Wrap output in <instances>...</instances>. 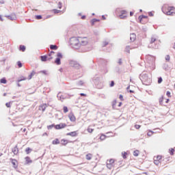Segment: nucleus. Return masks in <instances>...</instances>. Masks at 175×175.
<instances>
[{
    "instance_id": "obj_1",
    "label": "nucleus",
    "mask_w": 175,
    "mask_h": 175,
    "mask_svg": "<svg viewBox=\"0 0 175 175\" xmlns=\"http://www.w3.org/2000/svg\"><path fill=\"white\" fill-rule=\"evenodd\" d=\"M162 12L167 16H174L175 8L173 6H170L167 4H165L162 7Z\"/></svg>"
},
{
    "instance_id": "obj_2",
    "label": "nucleus",
    "mask_w": 175,
    "mask_h": 175,
    "mask_svg": "<svg viewBox=\"0 0 175 175\" xmlns=\"http://www.w3.org/2000/svg\"><path fill=\"white\" fill-rule=\"evenodd\" d=\"M157 43H161V40L158 39V36H153L150 38L149 40L148 47L150 49H152L155 47V45L157 44Z\"/></svg>"
},
{
    "instance_id": "obj_3",
    "label": "nucleus",
    "mask_w": 175,
    "mask_h": 175,
    "mask_svg": "<svg viewBox=\"0 0 175 175\" xmlns=\"http://www.w3.org/2000/svg\"><path fill=\"white\" fill-rule=\"evenodd\" d=\"M70 44L74 49H79L80 47L79 37L77 38L76 37H72L70 39Z\"/></svg>"
},
{
    "instance_id": "obj_4",
    "label": "nucleus",
    "mask_w": 175,
    "mask_h": 175,
    "mask_svg": "<svg viewBox=\"0 0 175 175\" xmlns=\"http://www.w3.org/2000/svg\"><path fill=\"white\" fill-rule=\"evenodd\" d=\"M80 46H87L88 44V38L87 37H79Z\"/></svg>"
},
{
    "instance_id": "obj_5",
    "label": "nucleus",
    "mask_w": 175,
    "mask_h": 175,
    "mask_svg": "<svg viewBox=\"0 0 175 175\" xmlns=\"http://www.w3.org/2000/svg\"><path fill=\"white\" fill-rule=\"evenodd\" d=\"M116 162V160L114 159H111L107 161V167L108 169H113L114 167V163Z\"/></svg>"
},
{
    "instance_id": "obj_6",
    "label": "nucleus",
    "mask_w": 175,
    "mask_h": 175,
    "mask_svg": "<svg viewBox=\"0 0 175 175\" xmlns=\"http://www.w3.org/2000/svg\"><path fill=\"white\" fill-rule=\"evenodd\" d=\"M138 18H139V23H141V24H146V23H147V21H148V16H147L141 15L139 16Z\"/></svg>"
},
{
    "instance_id": "obj_7",
    "label": "nucleus",
    "mask_w": 175,
    "mask_h": 175,
    "mask_svg": "<svg viewBox=\"0 0 175 175\" xmlns=\"http://www.w3.org/2000/svg\"><path fill=\"white\" fill-rule=\"evenodd\" d=\"M119 17L122 20L126 18V17H128V12L126 10H121Z\"/></svg>"
},
{
    "instance_id": "obj_8",
    "label": "nucleus",
    "mask_w": 175,
    "mask_h": 175,
    "mask_svg": "<svg viewBox=\"0 0 175 175\" xmlns=\"http://www.w3.org/2000/svg\"><path fill=\"white\" fill-rule=\"evenodd\" d=\"M67 125L65 123H60L59 124L55 125V129L59 130V129H64V128H66Z\"/></svg>"
},
{
    "instance_id": "obj_9",
    "label": "nucleus",
    "mask_w": 175,
    "mask_h": 175,
    "mask_svg": "<svg viewBox=\"0 0 175 175\" xmlns=\"http://www.w3.org/2000/svg\"><path fill=\"white\" fill-rule=\"evenodd\" d=\"M47 107H49V105H47L46 103H43L41 104L39 107H38V110L41 111H45L46 109H47Z\"/></svg>"
},
{
    "instance_id": "obj_10",
    "label": "nucleus",
    "mask_w": 175,
    "mask_h": 175,
    "mask_svg": "<svg viewBox=\"0 0 175 175\" xmlns=\"http://www.w3.org/2000/svg\"><path fill=\"white\" fill-rule=\"evenodd\" d=\"M10 161H11L13 167H14V169H17V167H18V162L17 161L16 159H10Z\"/></svg>"
},
{
    "instance_id": "obj_11",
    "label": "nucleus",
    "mask_w": 175,
    "mask_h": 175,
    "mask_svg": "<svg viewBox=\"0 0 175 175\" xmlns=\"http://www.w3.org/2000/svg\"><path fill=\"white\" fill-rule=\"evenodd\" d=\"M40 58L42 62H46V61H51V59H53V57H49L47 55L41 56Z\"/></svg>"
},
{
    "instance_id": "obj_12",
    "label": "nucleus",
    "mask_w": 175,
    "mask_h": 175,
    "mask_svg": "<svg viewBox=\"0 0 175 175\" xmlns=\"http://www.w3.org/2000/svg\"><path fill=\"white\" fill-rule=\"evenodd\" d=\"M14 155H18L19 152L18 146L17 145L12 149Z\"/></svg>"
},
{
    "instance_id": "obj_13",
    "label": "nucleus",
    "mask_w": 175,
    "mask_h": 175,
    "mask_svg": "<svg viewBox=\"0 0 175 175\" xmlns=\"http://www.w3.org/2000/svg\"><path fill=\"white\" fill-rule=\"evenodd\" d=\"M70 64L74 67V68H80L81 66L80 64H79L77 62L75 61H71Z\"/></svg>"
},
{
    "instance_id": "obj_14",
    "label": "nucleus",
    "mask_w": 175,
    "mask_h": 175,
    "mask_svg": "<svg viewBox=\"0 0 175 175\" xmlns=\"http://www.w3.org/2000/svg\"><path fill=\"white\" fill-rule=\"evenodd\" d=\"M66 136H71V137H76V136H77V131H72V132L68 133L66 134Z\"/></svg>"
},
{
    "instance_id": "obj_15",
    "label": "nucleus",
    "mask_w": 175,
    "mask_h": 175,
    "mask_svg": "<svg viewBox=\"0 0 175 175\" xmlns=\"http://www.w3.org/2000/svg\"><path fill=\"white\" fill-rule=\"evenodd\" d=\"M25 161L26 165H29V163H32V159H31V157L28 156L25 157Z\"/></svg>"
},
{
    "instance_id": "obj_16",
    "label": "nucleus",
    "mask_w": 175,
    "mask_h": 175,
    "mask_svg": "<svg viewBox=\"0 0 175 175\" xmlns=\"http://www.w3.org/2000/svg\"><path fill=\"white\" fill-rule=\"evenodd\" d=\"M68 117L70 120L72 121V122H75V121H76V116H75L73 113H70Z\"/></svg>"
},
{
    "instance_id": "obj_17",
    "label": "nucleus",
    "mask_w": 175,
    "mask_h": 175,
    "mask_svg": "<svg viewBox=\"0 0 175 175\" xmlns=\"http://www.w3.org/2000/svg\"><path fill=\"white\" fill-rule=\"evenodd\" d=\"M130 40L131 42H135V40H136V34L135 33H131L130 35Z\"/></svg>"
},
{
    "instance_id": "obj_18",
    "label": "nucleus",
    "mask_w": 175,
    "mask_h": 175,
    "mask_svg": "<svg viewBox=\"0 0 175 175\" xmlns=\"http://www.w3.org/2000/svg\"><path fill=\"white\" fill-rule=\"evenodd\" d=\"M69 143V141L68 139H63L61 140V144L62 146H66Z\"/></svg>"
},
{
    "instance_id": "obj_19",
    "label": "nucleus",
    "mask_w": 175,
    "mask_h": 175,
    "mask_svg": "<svg viewBox=\"0 0 175 175\" xmlns=\"http://www.w3.org/2000/svg\"><path fill=\"white\" fill-rule=\"evenodd\" d=\"M92 157H93L92 154L88 153L86 154L85 158L87 161H91V159H92Z\"/></svg>"
},
{
    "instance_id": "obj_20",
    "label": "nucleus",
    "mask_w": 175,
    "mask_h": 175,
    "mask_svg": "<svg viewBox=\"0 0 175 175\" xmlns=\"http://www.w3.org/2000/svg\"><path fill=\"white\" fill-rule=\"evenodd\" d=\"M87 131H88V132L89 133H92V132H94V128H92V126H89L88 127Z\"/></svg>"
},
{
    "instance_id": "obj_21",
    "label": "nucleus",
    "mask_w": 175,
    "mask_h": 175,
    "mask_svg": "<svg viewBox=\"0 0 175 175\" xmlns=\"http://www.w3.org/2000/svg\"><path fill=\"white\" fill-rule=\"evenodd\" d=\"M25 151L26 154L28 155V154H31V152H32V148H26Z\"/></svg>"
},
{
    "instance_id": "obj_22",
    "label": "nucleus",
    "mask_w": 175,
    "mask_h": 175,
    "mask_svg": "<svg viewBox=\"0 0 175 175\" xmlns=\"http://www.w3.org/2000/svg\"><path fill=\"white\" fill-rule=\"evenodd\" d=\"M54 54H55V53L52 51L48 55H46V57H48L49 58H51L52 57V59H53L54 58Z\"/></svg>"
},
{
    "instance_id": "obj_23",
    "label": "nucleus",
    "mask_w": 175,
    "mask_h": 175,
    "mask_svg": "<svg viewBox=\"0 0 175 175\" xmlns=\"http://www.w3.org/2000/svg\"><path fill=\"white\" fill-rule=\"evenodd\" d=\"M140 154V151L139 150H136L133 152V154L134 157H139V154Z\"/></svg>"
},
{
    "instance_id": "obj_24",
    "label": "nucleus",
    "mask_w": 175,
    "mask_h": 175,
    "mask_svg": "<svg viewBox=\"0 0 175 175\" xmlns=\"http://www.w3.org/2000/svg\"><path fill=\"white\" fill-rule=\"evenodd\" d=\"M52 144L53 145H57V144H59V139H58L57 138L54 139L53 142H52Z\"/></svg>"
},
{
    "instance_id": "obj_25",
    "label": "nucleus",
    "mask_w": 175,
    "mask_h": 175,
    "mask_svg": "<svg viewBox=\"0 0 175 175\" xmlns=\"http://www.w3.org/2000/svg\"><path fill=\"white\" fill-rule=\"evenodd\" d=\"M55 64H56V65H61V59H59V57L56 58Z\"/></svg>"
},
{
    "instance_id": "obj_26",
    "label": "nucleus",
    "mask_w": 175,
    "mask_h": 175,
    "mask_svg": "<svg viewBox=\"0 0 175 175\" xmlns=\"http://www.w3.org/2000/svg\"><path fill=\"white\" fill-rule=\"evenodd\" d=\"M106 135H103L102 134L100 136V140H101V142H103V140H106Z\"/></svg>"
},
{
    "instance_id": "obj_27",
    "label": "nucleus",
    "mask_w": 175,
    "mask_h": 175,
    "mask_svg": "<svg viewBox=\"0 0 175 175\" xmlns=\"http://www.w3.org/2000/svg\"><path fill=\"white\" fill-rule=\"evenodd\" d=\"M99 21L98 19H96V18H94L91 21V24L92 25H94L95 24V23H98Z\"/></svg>"
},
{
    "instance_id": "obj_28",
    "label": "nucleus",
    "mask_w": 175,
    "mask_h": 175,
    "mask_svg": "<svg viewBox=\"0 0 175 175\" xmlns=\"http://www.w3.org/2000/svg\"><path fill=\"white\" fill-rule=\"evenodd\" d=\"M50 49L51 50H57L58 46H57V45H51Z\"/></svg>"
},
{
    "instance_id": "obj_29",
    "label": "nucleus",
    "mask_w": 175,
    "mask_h": 175,
    "mask_svg": "<svg viewBox=\"0 0 175 175\" xmlns=\"http://www.w3.org/2000/svg\"><path fill=\"white\" fill-rule=\"evenodd\" d=\"M19 50H20L21 51H25V46H24V45H20V46H19Z\"/></svg>"
},
{
    "instance_id": "obj_30",
    "label": "nucleus",
    "mask_w": 175,
    "mask_h": 175,
    "mask_svg": "<svg viewBox=\"0 0 175 175\" xmlns=\"http://www.w3.org/2000/svg\"><path fill=\"white\" fill-rule=\"evenodd\" d=\"M0 82L1 83V84H6V83H8V81H6L5 78H3L0 80Z\"/></svg>"
},
{
    "instance_id": "obj_31",
    "label": "nucleus",
    "mask_w": 175,
    "mask_h": 175,
    "mask_svg": "<svg viewBox=\"0 0 175 175\" xmlns=\"http://www.w3.org/2000/svg\"><path fill=\"white\" fill-rule=\"evenodd\" d=\"M25 80H27V78L26 77H21V79H18V83H20V81H25Z\"/></svg>"
},
{
    "instance_id": "obj_32",
    "label": "nucleus",
    "mask_w": 175,
    "mask_h": 175,
    "mask_svg": "<svg viewBox=\"0 0 175 175\" xmlns=\"http://www.w3.org/2000/svg\"><path fill=\"white\" fill-rule=\"evenodd\" d=\"M33 75H35V72L33 71V72L31 73V75H29L28 80H31V79H32Z\"/></svg>"
},
{
    "instance_id": "obj_33",
    "label": "nucleus",
    "mask_w": 175,
    "mask_h": 175,
    "mask_svg": "<svg viewBox=\"0 0 175 175\" xmlns=\"http://www.w3.org/2000/svg\"><path fill=\"white\" fill-rule=\"evenodd\" d=\"M163 96H161L160 98H159V103L160 105H163Z\"/></svg>"
},
{
    "instance_id": "obj_34",
    "label": "nucleus",
    "mask_w": 175,
    "mask_h": 175,
    "mask_svg": "<svg viewBox=\"0 0 175 175\" xmlns=\"http://www.w3.org/2000/svg\"><path fill=\"white\" fill-rule=\"evenodd\" d=\"M63 110L64 113H68V111H69V109H68V107H64Z\"/></svg>"
},
{
    "instance_id": "obj_35",
    "label": "nucleus",
    "mask_w": 175,
    "mask_h": 175,
    "mask_svg": "<svg viewBox=\"0 0 175 175\" xmlns=\"http://www.w3.org/2000/svg\"><path fill=\"white\" fill-rule=\"evenodd\" d=\"M170 155H174V150L173 148L170 149Z\"/></svg>"
},
{
    "instance_id": "obj_36",
    "label": "nucleus",
    "mask_w": 175,
    "mask_h": 175,
    "mask_svg": "<svg viewBox=\"0 0 175 175\" xmlns=\"http://www.w3.org/2000/svg\"><path fill=\"white\" fill-rule=\"evenodd\" d=\"M17 65H18V68H23V64L21 63V62L18 61L17 62Z\"/></svg>"
},
{
    "instance_id": "obj_37",
    "label": "nucleus",
    "mask_w": 175,
    "mask_h": 175,
    "mask_svg": "<svg viewBox=\"0 0 175 175\" xmlns=\"http://www.w3.org/2000/svg\"><path fill=\"white\" fill-rule=\"evenodd\" d=\"M161 159H162V156H161V155H157V157H156V161H161Z\"/></svg>"
},
{
    "instance_id": "obj_38",
    "label": "nucleus",
    "mask_w": 175,
    "mask_h": 175,
    "mask_svg": "<svg viewBox=\"0 0 175 175\" xmlns=\"http://www.w3.org/2000/svg\"><path fill=\"white\" fill-rule=\"evenodd\" d=\"M126 155H128V153H126V152L122 153V157L124 158V159H126Z\"/></svg>"
},
{
    "instance_id": "obj_39",
    "label": "nucleus",
    "mask_w": 175,
    "mask_h": 175,
    "mask_svg": "<svg viewBox=\"0 0 175 175\" xmlns=\"http://www.w3.org/2000/svg\"><path fill=\"white\" fill-rule=\"evenodd\" d=\"M55 128V124H51L49 126H47V129H52V128Z\"/></svg>"
},
{
    "instance_id": "obj_40",
    "label": "nucleus",
    "mask_w": 175,
    "mask_h": 175,
    "mask_svg": "<svg viewBox=\"0 0 175 175\" xmlns=\"http://www.w3.org/2000/svg\"><path fill=\"white\" fill-rule=\"evenodd\" d=\"M116 105H117V100H115L112 102V107H116Z\"/></svg>"
},
{
    "instance_id": "obj_41",
    "label": "nucleus",
    "mask_w": 175,
    "mask_h": 175,
    "mask_svg": "<svg viewBox=\"0 0 175 175\" xmlns=\"http://www.w3.org/2000/svg\"><path fill=\"white\" fill-rule=\"evenodd\" d=\"M154 163L155 165H159V163H161V162H160L159 160H156V159H154Z\"/></svg>"
},
{
    "instance_id": "obj_42",
    "label": "nucleus",
    "mask_w": 175,
    "mask_h": 175,
    "mask_svg": "<svg viewBox=\"0 0 175 175\" xmlns=\"http://www.w3.org/2000/svg\"><path fill=\"white\" fill-rule=\"evenodd\" d=\"M135 129H140V128H142V126L139 124H135Z\"/></svg>"
},
{
    "instance_id": "obj_43",
    "label": "nucleus",
    "mask_w": 175,
    "mask_h": 175,
    "mask_svg": "<svg viewBox=\"0 0 175 175\" xmlns=\"http://www.w3.org/2000/svg\"><path fill=\"white\" fill-rule=\"evenodd\" d=\"M153 134H154V132L152 131H148L147 133L148 136H152Z\"/></svg>"
},
{
    "instance_id": "obj_44",
    "label": "nucleus",
    "mask_w": 175,
    "mask_h": 175,
    "mask_svg": "<svg viewBox=\"0 0 175 175\" xmlns=\"http://www.w3.org/2000/svg\"><path fill=\"white\" fill-rule=\"evenodd\" d=\"M162 81H163L162 77H159V78L158 79V83H159V84H161V83H162Z\"/></svg>"
},
{
    "instance_id": "obj_45",
    "label": "nucleus",
    "mask_w": 175,
    "mask_h": 175,
    "mask_svg": "<svg viewBox=\"0 0 175 175\" xmlns=\"http://www.w3.org/2000/svg\"><path fill=\"white\" fill-rule=\"evenodd\" d=\"M129 50H131V47L126 46V49H125V51H126V53H129Z\"/></svg>"
},
{
    "instance_id": "obj_46",
    "label": "nucleus",
    "mask_w": 175,
    "mask_h": 175,
    "mask_svg": "<svg viewBox=\"0 0 175 175\" xmlns=\"http://www.w3.org/2000/svg\"><path fill=\"white\" fill-rule=\"evenodd\" d=\"M57 58H59V59H61V58H62V53H57Z\"/></svg>"
},
{
    "instance_id": "obj_47",
    "label": "nucleus",
    "mask_w": 175,
    "mask_h": 175,
    "mask_svg": "<svg viewBox=\"0 0 175 175\" xmlns=\"http://www.w3.org/2000/svg\"><path fill=\"white\" fill-rule=\"evenodd\" d=\"M166 95H167L169 98H172V94H171L170 92H169V91L167 92Z\"/></svg>"
},
{
    "instance_id": "obj_48",
    "label": "nucleus",
    "mask_w": 175,
    "mask_h": 175,
    "mask_svg": "<svg viewBox=\"0 0 175 175\" xmlns=\"http://www.w3.org/2000/svg\"><path fill=\"white\" fill-rule=\"evenodd\" d=\"M58 8L62 9V3L61 2L58 3Z\"/></svg>"
},
{
    "instance_id": "obj_49",
    "label": "nucleus",
    "mask_w": 175,
    "mask_h": 175,
    "mask_svg": "<svg viewBox=\"0 0 175 175\" xmlns=\"http://www.w3.org/2000/svg\"><path fill=\"white\" fill-rule=\"evenodd\" d=\"M119 99H120V100H124V96H122V94H120L119 96Z\"/></svg>"
},
{
    "instance_id": "obj_50",
    "label": "nucleus",
    "mask_w": 175,
    "mask_h": 175,
    "mask_svg": "<svg viewBox=\"0 0 175 175\" xmlns=\"http://www.w3.org/2000/svg\"><path fill=\"white\" fill-rule=\"evenodd\" d=\"M165 59L166 61H170V56L169 55H167L166 57H165Z\"/></svg>"
},
{
    "instance_id": "obj_51",
    "label": "nucleus",
    "mask_w": 175,
    "mask_h": 175,
    "mask_svg": "<svg viewBox=\"0 0 175 175\" xmlns=\"http://www.w3.org/2000/svg\"><path fill=\"white\" fill-rule=\"evenodd\" d=\"M107 44H109V42H105L103 43V46L105 47V46H107Z\"/></svg>"
},
{
    "instance_id": "obj_52",
    "label": "nucleus",
    "mask_w": 175,
    "mask_h": 175,
    "mask_svg": "<svg viewBox=\"0 0 175 175\" xmlns=\"http://www.w3.org/2000/svg\"><path fill=\"white\" fill-rule=\"evenodd\" d=\"M40 73H43L44 75H47V71L42 70V71H40Z\"/></svg>"
},
{
    "instance_id": "obj_53",
    "label": "nucleus",
    "mask_w": 175,
    "mask_h": 175,
    "mask_svg": "<svg viewBox=\"0 0 175 175\" xmlns=\"http://www.w3.org/2000/svg\"><path fill=\"white\" fill-rule=\"evenodd\" d=\"M36 18H37V20H42V16L38 15V16H36Z\"/></svg>"
},
{
    "instance_id": "obj_54",
    "label": "nucleus",
    "mask_w": 175,
    "mask_h": 175,
    "mask_svg": "<svg viewBox=\"0 0 175 175\" xmlns=\"http://www.w3.org/2000/svg\"><path fill=\"white\" fill-rule=\"evenodd\" d=\"M148 16H150V17H152V16H154V14L152 13V12H150L148 13Z\"/></svg>"
},
{
    "instance_id": "obj_55",
    "label": "nucleus",
    "mask_w": 175,
    "mask_h": 175,
    "mask_svg": "<svg viewBox=\"0 0 175 175\" xmlns=\"http://www.w3.org/2000/svg\"><path fill=\"white\" fill-rule=\"evenodd\" d=\"M53 12H54V13L58 14V13H59V12H61V11H59V10H53Z\"/></svg>"
},
{
    "instance_id": "obj_56",
    "label": "nucleus",
    "mask_w": 175,
    "mask_h": 175,
    "mask_svg": "<svg viewBox=\"0 0 175 175\" xmlns=\"http://www.w3.org/2000/svg\"><path fill=\"white\" fill-rule=\"evenodd\" d=\"M110 87H114V81H112L110 84Z\"/></svg>"
},
{
    "instance_id": "obj_57",
    "label": "nucleus",
    "mask_w": 175,
    "mask_h": 175,
    "mask_svg": "<svg viewBox=\"0 0 175 175\" xmlns=\"http://www.w3.org/2000/svg\"><path fill=\"white\" fill-rule=\"evenodd\" d=\"M6 107H10V103H7L5 104Z\"/></svg>"
},
{
    "instance_id": "obj_58",
    "label": "nucleus",
    "mask_w": 175,
    "mask_h": 175,
    "mask_svg": "<svg viewBox=\"0 0 175 175\" xmlns=\"http://www.w3.org/2000/svg\"><path fill=\"white\" fill-rule=\"evenodd\" d=\"M80 95H81V96H87V94H85L84 93H81Z\"/></svg>"
},
{
    "instance_id": "obj_59",
    "label": "nucleus",
    "mask_w": 175,
    "mask_h": 175,
    "mask_svg": "<svg viewBox=\"0 0 175 175\" xmlns=\"http://www.w3.org/2000/svg\"><path fill=\"white\" fill-rule=\"evenodd\" d=\"M0 3H1V4L5 3V0H0Z\"/></svg>"
},
{
    "instance_id": "obj_60",
    "label": "nucleus",
    "mask_w": 175,
    "mask_h": 175,
    "mask_svg": "<svg viewBox=\"0 0 175 175\" xmlns=\"http://www.w3.org/2000/svg\"><path fill=\"white\" fill-rule=\"evenodd\" d=\"M121 106H122V103H119V104H118V107H121Z\"/></svg>"
},
{
    "instance_id": "obj_61",
    "label": "nucleus",
    "mask_w": 175,
    "mask_h": 175,
    "mask_svg": "<svg viewBox=\"0 0 175 175\" xmlns=\"http://www.w3.org/2000/svg\"><path fill=\"white\" fill-rule=\"evenodd\" d=\"M133 14H134L133 12H130V16H131V17H132V16H133Z\"/></svg>"
},
{
    "instance_id": "obj_62",
    "label": "nucleus",
    "mask_w": 175,
    "mask_h": 175,
    "mask_svg": "<svg viewBox=\"0 0 175 175\" xmlns=\"http://www.w3.org/2000/svg\"><path fill=\"white\" fill-rule=\"evenodd\" d=\"M121 64H122V61L121 60V59L119 60V65H121Z\"/></svg>"
},
{
    "instance_id": "obj_63",
    "label": "nucleus",
    "mask_w": 175,
    "mask_h": 175,
    "mask_svg": "<svg viewBox=\"0 0 175 175\" xmlns=\"http://www.w3.org/2000/svg\"><path fill=\"white\" fill-rule=\"evenodd\" d=\"M85 16H81V19H82V20H85Z\"/></svg>"
},
{
    "instance_id": "obj_64",
    "label": "nucleus",
    "mask_w": 175,
    "mask_h": 175,
    "mask_svg": "<svg viewBox=\"0 0 175 175\" xmlns=\"http://www.w3.org/2000/svg\"><path fill=\"white\" fill-rule=\"evenodd\" d=\"M22 130H23V132H27V129H22Z\"/></svg>"
}]
</instances>
